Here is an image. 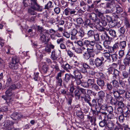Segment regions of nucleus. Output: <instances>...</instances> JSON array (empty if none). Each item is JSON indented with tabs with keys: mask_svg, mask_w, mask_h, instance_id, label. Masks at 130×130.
Masks as SVG:
<instances>
[{
	"mask_svg": "<svg viewBox=\"0 0 130 130\" xmlns=\"http://www.w3.org/2000/svg\"><path fill=\"white\" fill-rule=\"evenodd\" d=\"M94 40L90 41L88 40H85L84 43L88 47L89 45L91 46H93L95 44V42L99 43L100 42V38L99 34L98 33H95L94 35Z\"/></svg>",
	"mask_w": 130,
	"mask_h": 130,
	"instance_id": "f257e3e1",
	"label": "nucleus"
},
{
	"mask_svg": "<svg viewBox=\"0 0 130 130\" xmlns=\"http://www.w3.org/2000/svg\"><path fill=\"white\" fill-rule=\"evenodd\" d=\"M86 90L85 89L77 86L76 87V89L74 92V95L76 99L77 100H79L82 94L85 95L86 94Z\"/></svg>",
	"mask_w": 130,
	"mask_h": 130,
	"instance_id": "f03ea898",
	"label": "nucleus"
},
{
	"mask_svg": "<svg viewBox=\"0 0 130 130\" xmlns=\"http://www.w3.org/2000/svg\"><path fill=\"white\" fill-rule=\"evenodd\" d=\"M104 60V58L103 57L100 58L97 57L94 59L95 65L96 68H99L102 67L104 64L103 62Z\"/></svg>",
	"mask_w": 130,
	"mask_h": 130,
	"instance_id": "7ed1b4c3",
	"label": "nucleus"
},
{
	"mask_svg": "<svg viewBox=\"0 0 130 130\" xmlns=\"http://www.w3.org/2000/svg\"><path fill=\"white\" fill-rule=\"evenodd\" d=\"M63 12L65 15L68 16V18H71L70 15L75 14L76 13V11L75 9L68 8L64 9Z\"/></svg>",
	"mask_w": 130,
	"mask_h": 130,
	"instance_id": "20e7f679",
	"label": "nucleus"
},
{
	"mask_svg": "<svg viewBox=\"0 0 130 130\" xmlns=\"http://www.w3.org/2000/svg\"><path fill=\"white\" fill-rule=\"evenodd\" d=\"M60 51L59 50L55 51H52L51 55V58L53 61L57 60V58L59 57L60 54Z\"/></svg>",
	"mask_w": 130,
	"mask_h": 130,
	"instance_id": "39448f33",
	"label": "nucleus"
},
{
	"mask_svg": "<svg viewBox=\"0 0 130 130\" xmlns=\"http://www.w3.org/2000/svg\"><path fill=\"white\" fill-rule=\"evenodd\" d=\"M62 73L61 72L58 73L56 77V83L58 86H62V80L61 78Z\"/></svg>",
	"mask_w": 130,
	"mask_h": 130,
	"instance_id": "423d86ee",
	"label": "nucleus"
},
{
	"mask_svg": "<svg viewBox=\"0 0 130 130\" xmlns=\"http://www.w3.org/2000/svg\"><path fill=\"white\" fill-rule=\"evenodd\" d=\"M88 17L90 19L93 20L95 23H98L100 22L99 19L97 18V15L94 13H92L89 14Z\"/></svg>",
	"mask_w": 130,
	"mask_h": 130,
	"instance_id": "0eeeda50",
	"label": "nucleus"
},
{
	"mask_svg": "<svg viewBox=\"0 0 130 130\" xmlns=\"http://www.w3.org/2000/svg\"><path fill=\"white\" fill-rule=\"evenodd\" d=\"M101 37L102 40L107 42L110 41L112 40V38L108 36L106 31H104V33H102Z\"/></svg>",
	"mask_w": 130,
	"mask_h": 130,
	"instance_id": "6e6552de",
	"label": "nucleus"
},
{
	"mask_svg": "<svg viewBox=\"0 0 130 130\" xmlns=\"http://www.w3.org/2000/svg\"><path fill=\"white\" fill-rule=\"evenodd\" d=\"M87 51L89 54L92 57H94L95 55L94 54V53H95L96 54H98L99 53V51L96 52V49H94L93 47H92L91 48H87Z\"/></svg>",
	"mask_w": 130,
	"mask_h": 130,
	"instance_id": "1a4fd4ad",
	"label": "nucleus"
},
{
	"mask_svg": "<svg viewBox=\"0 0 130 130\" xmlns=\"http://www.w3.org/2000/svg\"><path fill=\"white\" fill-rule=\"evenodd\" d=\"M23 115L16 112L13 113L11 116V118L14 120H16L21 118L23 117Z\"/></svg>",
	"mask_w": 130,
	"mask_h": 130,
	"instance_id": "9d476101",
	"label": "nucleus"
},
{
	"mask_svg": "<svg viewBox=\"0 0 130 130\" xmlns=\"http://www.w3.org/2000/svg\"><path fill=\"white\" fill-rule=\"evenodd\" d=\"M61 67L67 72H69L70 71L69 70V69H72V66L70 65L68 63H63L61 64Z\"/></svg>",
	"mask_w": 130,
	"mask_h": 130,
	"instance_id": "9b49d317",
	"label": "nucleus"
},
{
	"mask_svg": "<svg viewBox=\"0 0 130 130\" xmlns=\"http://www.w3.org/2000/svg\"><path fill=\"white\" fill-rule=\"evenodd\" d=\"M130 61V53L126 55V57L123 60V63L125 66H129Z\"/></svg>",
	"mask_w": 130,
	"mask_h": 130,
	"instance_id": "f8f14e48",
	"label": "nucleus"
},
{
	"mask_svg": "<svg viewBox=\"0 0 130 130\" xmlns=\"http://www.w3.org/2000/svg\"><path fill=\"white\" fill-rule=\"evenodd\" d=\"M106 5H107V8L113 9L116 6L115 0H112L110 2L106 3Z\"/></svg>",
	"mask_w": 130,
	"mask_h": 130,
	"instance_id": "ddd939ff",
	"label": "nucleus"
},
{
	"mask_svg": "<svg viewBox=\"0 0 130 130\" xmlns=\"http://www.w3.org/2000/svg\"><path fill=\"white\" fill-rule=\"evenodd\" d=\"M77 34V31L76 29H73L72 30L71 32V34L72 36L71 37V39L72 40L78 39L77 36H76Z\"/></svg>",
	"mask_w": 130,
	"mask_h": 130,
	"instance_id": "4468645a",
	"label": "nucleus"
},
{
	"mask_svg": "<svg viewBox=\"0 0 130 130\" xmlns=\"http://www.w3.org/2000/svg\"><path fill=\"white\" fill-rule=\"evenodd\" d=\"M42 69L44 73H49L50 68L48 65L46 64L43 65L42 66Z\"/></svg>",
	"mask_w": 130,
	"mask_h": 130,
	"instance_id": "2eb2a0df",
	"label": "nucleus"
},
{
	"mask_svg": "<svg viewBox=\"0 0 130 130\" xmlns=\"http://www.w3.org/2000/svg\"><path fill=\"white\" fill-rule=\"evenodd\" d=\"M34 7H31L29 8L27 10L28 13L31 15H36L37 12L35 11V10L34 9Z\"/></svg>",
	"mask_w": 130,
	"mask_h": 130,
	"instance_id": "dca6fc26",
	"label": "nucleus"
},
{
	"mask_svg": "<svg viewBox=\"0 0 130 130\" xmlns=\"http://www.w3.org/2000/svg\"><path fill=\"white\" fill-rule=\"evenodd\" d=\"M106 88L109 94L115 89L113 86L110 83H109L107 84Z\"/></svg>",
	"mask_w": 130,
	"mask_h": 130,
	"instance_id": "f3484780",
	"label": "nucleus"
},
{
	"mask_svg": "<svg viewBox=\"0 0 130 130\" xmlns=\"http://www.w3.org/2000/svg\"><path fill=\"white\" fill-rule=\"evenodd\" d=\"M9 66L10 68L15 70L18 69L19 66L18 64H15L11 62L9 64Z\"/></svg>",
	"mask_w": 130,
	"mask_h": 130,
	"instance_id": "a211bd4d",
	"label": "nucleus"
},
{
	"mask_svg": "<svg viewBox=\"0 0 130 130\" xmlns=\"http://www.w3.org/2000/svg\"><path fill=\"white\" fill-rule=\"evenodd\" d=\"M113 94L114 96L116 98H119L120 97H122V96H120V94L118 90H116L115 89L113 90L112 92L110 94Z\"/></svg>",
	"mask_w": 130,
	"mask_h": 130,
	"instance_id": "6ab92c4d",
	"label": "nucleus"
},
{
	"mask_svg": "<svg viewBox=\"0 0 130 130\" xmlns=\"http://www.w3.org/2000/svg\"><path fill=\"white\" fill-rule=\"evenodd\" d=\"M95 11L96 13L97 16H98L99 18V19L104 18L105 17L104 16V13H103L99 11L97 9H95Z\"/></svg>",
	"mask_w": 130,
	"mask_h": 130,
	"instance_id": "aec40b11",
	"label": "nucleus"
},
{
	"mask_svg": "<svg viewBox=\"0 0 130 130\" xmlns=\"http://www.w3.org/2000/svg\"><path fill=\"white\" fill-rule=\"evenodd\" d=\"M100 22L98 23H96L97 24H99L101 25V24L104 27L106 26L107 24V22L106 21L105 19V18H103L100 19H99Z\"/></svg>",
	"mask_w": 130,
	"mask_h": 130,
	"instance_id": "412c9836",
	"label": "nucleus"
},
{
	"mask_svg": "<svg viewBox=\"0 0 130 130\" xmlns=\"http://www.w3.org/2000/svg\"><path fill=\"white\" fill-rule=\"evenodd\" d=\"M97 84L98 86L103 87L105 86V82L104 80L98 79L96 81Z\"/></svg>",
	"mask_w": 130,
	"mask_h": 130,
	"instance_id": "4be33fe9",
	"label": "nucleus"
},
{
	"mask_svg": "<svg viewBox=\"0 0 130 130\" xmlns=\"http://www.w3.org/2000/svg\"><path fill=\"white\" fill-rule=\"evenodd\" d=\"M73 73L76 78H82V77L81 73L78 70L74 71Z\"/></svg>",
	"mask_w": 130,
	"mask_h": 130,
	"instance_id": "5701e85b",
	"label": "nucleus"
},
{
	"mask_svg": "<svg viewBox=\"0 0 130 130\" xmlns=\"http://www.w3.org/2000/svg\"><path fill=\"white\" fill-rule=\"evenodd\" d=\"M105 117V118L102 121L100 122L99 123L100 126L101 127H103L106 126L107 120Z\"/></svg>",
	"mask_w": 130,
	"mask_h": 130,
	"instance_id": "b1692460",
	"label": "nucleus"
},
{
	"mask_svg": "<svg viewBox=\"0 0 130 130\" xmlns=\"http://www.w3.org/2000/svg\"><path fill=\"white\" fill-rule=\"evenodd\" d=\"M123 97H120L117 104V106H119V107H123L124 106V104L123 103Z\"/></svg>",
	"mask_w": 130,
	"mask_h": 130,
	"instance_id": "393cba45",
	"label": "nucleus"
},
{
	"mask_svg": "<svg viewBox=\"0 0 130 130\" xmlns=\"http://www.w3.org/2000/svg\"><path fill=\"white\" fill-rule=\"evenodd\" d=\"M129 76V73L126 71H123L122 73L121 77L123 79L127 78Z\"/></svg>",
	"mask_w": 130,
	"mask_h": 130,
	"instance_id": "a878e982",
	"label": "nucleus"
},
{
	"mask_svg": "<svg viewBox=\"0 0 130 130\" xmlns=\"http://www.w3.org/2000/svg\"><path fill=\"white\" fill-rule=\"evenodd\" d=\"M126 46V42L125 41L120 42L119 43V47L121 49L124 50Z\"/></svg>",
	"mask_w": 130,
	"mask_h": 130,
	"instance_id": "bb28decb",
	"label": "nucleus"
},
{
	"mask_svg": "<svg viewBox=\"0 0 130 130\" xmlns=\"http://www.w3.org/2000/svg\"><path fill=\"white\" fill-rule=\"evenodd\" d=\"M112 98L110 101V104L112 105L117 106L119 99V98Z\"/></svg>",
	"mask_w": 130,
	"mask_h": 130,
	"instance_id": "cd10ccee",
	"label": "nucleus"
},
{
	"mask_svg": "<svg viewBox=\"0 0 130 130\" xmlns=\"http://www.w3.org/2000/svg\"><path fill=\"white\" fill-rule=\"evenodd\" d=\"M34 7V9L35 11L39 12H42L43 10L42 7L38 4L36 6Z\"/></svg>",
	"mask_w": 130,
	"mask_h": 130,
	"instance_id": "c85d7f7f",
	"label": "nucleus"
},
{
	"mask_svg": "<svg viewBox=\"0 0 130 130\" xmlns=\"http://www.w3.org/2000/svg\"><path fill=\"white\" fill-rule=\"evenodd\" d=\"M85 35V32L83 30H80L78 32H77V37L78 39L82 38Z\"/></svg>",
	"mask_w": 130,
	"mask_h": 130,
	"instance_id": "c756f323",
	"label": "nucleus"
},
{
	"mask_svg": "<svg viewBox=\"0 0 130 130\" xmlns=\"http://www.w3.org/2000/svg\"><path fill=\"white\" fill-rule=\"evenodd\" d=\"M10 97H6L4 95H3L2 96V98L5 100L6 102L7 103H9L12 101L13 99L12 98H10Z\"/></svg>",
	"mask_w": 130,
	"mask_h": 130,
	"instance_id": "7c9ffc66",
	"label": "nucleus"
},
{
	"mask_svg": "<svg viewBox=\"0 0 130 130\" xmlns=\"http://www.w3.org/2000/svg\"><path fill=\"white\" fill-rule=\"evenodd\" d=\"M70 79L71 76L70 74L68 73L65 74L64 77L63 79V80L66 83H68Z\"/></svg>",
	"mask_w": 130,
	"mask_h": 130,
	"instance_id": "2f4dec72",
	"label": "nucleus"
},
{
	"mask_svg": "<svg viewBox=\"0 0 130 130\" xmlns=\"http://www.w3.org/2000/svg\"><path fill=\"white\" fill-rule=\"evenodd\" d=\"M106 126L109 128V129L112 130L113 129L114 127V126L115 124L113 122H110L108 123L107 122Z\"/></svg>",
	"mask_w": 130,
	"mask_h": 130,
	"instance_id": "473e14b6",
	"label": "nucleus"
},
{
	"mask_svg": "<svg viewBox=\"0 0 130 130\" xmlns=\"http://www.w3.org/2000/svg\"><path fill=\"white\" fill-rule=\"evenodd\" d=\"M13 124L12 122L11 121L7 120L5 122L3 126L4 127H13L12 126Z\"/></svg>",
	"mask_w": 130,
	"mask_h": 130,
	"instance_id": "72a5a7b5",
	"label": "nucleus"
},
{
	"mask_svg": "<svg viewBox=\"0 0 130 130\" xmlns=\"http://www.w3.org/2000/svg\"><path fill=\"white\" fill-rule=\"evenodd\" d=\"M52 2L49 1L45 5L44 9L48 10L50 8H52L53 7L52 5Z\"/></svg>",
	"mask_w": 130,
	"mask_h": 130,
	"instance_id": "f704fd0d",
	"label": "nucleus"
},
{
	"mask_svg": "<svg viewBox=\"0 0 130 130\" xmlns=\"http://www.w3.org/2000/svg\"><path fill=\"white\" fill-rule=\"evenodd\" d=\"M98 95L99 98H104L105 97V93L101 90L98 92Z\"/></svg>",
	"mask_w": 130,
	"mask_h": 130,
	"instance_id": "c9c22d12",
	"label": "nucleus"
},
{
	"mask_svg": "<svg viewBox=\"0 0 130 130\" xmlns=\"http://www.w3.org/2000/svg\"><path fill=\"white\" fill-rule=\"evenodd\" d=\"M83 56L84 58L87 60L89 59L92 57L87 52L84 53L83 54Z\"/></svg>",
	"mask_w": 130,
	"mask_h": 130,
	"instance_id": "e433bc0d",
	"label": "nucleus"
},
{
	"mask_svg": "<svg viewBox=\"0 0 130 130\" xmlns=\"http://www.w3.org/2000/svg\"><path fill=\"white\" fill-rule=\"evenodd\" d=\"M12 82L11 78V77H8L6 79V86H10Z\"/></svg>",
	"mask_w": 130,
	"mask_h": 130,
	"instance_id": "4c0bfd02",
	"label": "nucleus"
},
{
	"mask_svg": "<svg viewBox=\"0 0 130 130\" xmlns=\"http://www.w3.org/2000/svg\"><path fill=\"white\" fill-rule=\"evenodd\" d=\"M12 91L11 89L8 88L5 92V96L7 97H11L13 94Z\"/></svg>",
	"mask_w": 130,
	"mask_h": 130,
	"instance_id": "58836bf2",
	"label": "nucleus"
},
{
	"mask_svg": "<svg viewBox=\"0 0 130 130\" xmlns=\"http://www.w3.org/2000/svg\"><path fill=\"white\" fill-rule=\"evenodd\" d=\"M80 6L83 7L85 11L86 10V8L88 7V4L83 1H82L80 3Z\"/></svg>",
	"mask_w": 130,
	"mask_h": 130,
	"instance_id": "ea45409f",
	"label": "nucleus"
},
{
	"mask_svg": "<svg viewBox=\"0 0 130 130\" xmlns=\"http://www.w3.org/2000/svg\"><path fill=\"white\" fill-rule=\"evenodd\" d=\"M117 24V21L116 20L111 21L109 23V26L111 28L113 27L116 25Z\"/></svg>",
	"mask_w": 130,
	"mask_h": 130,
	"instance_id": "a19ab883",
	"label": "nucleus"
},
{
	"mask_svg": "<svg viewBox=\"0 0 130 130\" xmlns=\"http://www.w3.org/2000/svg\"><path fill=\"white\" fill-rule=\"evenodd\" d=\"M119 72L117 70L115 69L113 74L114 75L113 76V79H116L117 76L119 75Z\"/></svg>",
	"mask_w": 130,
	"mask_h": 130,
	"instance_id": "79ce46f5",
	"label": "nucleus"
},
{
	"mask_svg": "<svg viewBox=\"0 0 130 130\" xmlns=\"http://www.w3.org/2000/svg\"><path fill=\"white\" fill-rule=\"evenodd\" d=\"M76 113L77 116L81 119L84 118V116L83 113L80 110H77Z\"/></svg>",
	"mask_w": 130,
	"mask_h": 130,
	"instance_id": "37998d69",
	"label": "nucleus"
},
{
	"mask_svg": "<svg viewBox=\"0 0 130 130\" xmlns=\"http://www.w3.org/2000/svg\"><path fill=\"white\" fill-rule=\"evenodd\" d=\"M91 88L92 89H94L97 91H98L100 90V89L98 85H97L95 84H93L92 85Z\"/></svg>",
	"mask_w": 130,
	"mask_h": 130,
	"instance_id": "c03bdc74",
	"label": "nucleus"
},
{
	"mask_svg": "<svg viewBox=\"0 0 130 130\" xmlns=\"http://www.w3.org/2000/svg\"><path fill=\"white\" fill-rule=\"evenodd\" d=\"M109 34L111 36L114 38L116 37L117 36L116 31L113 29H111L110 30V32H109Z\"/></svg>",
	"mask_w": 130,
	"mask_h": 130,
	"instance_id": "a18cd8bd",
	"label": "nucleus"
},
{
	"mask_svg": "<svg viewBox=\"0 0 130 130\" xmlns=\"http://www.w3.org/2000/svg\"><path fill=\"white\" fill-rule=\"evenodd\" d=\"M37 30L39 32V35L42 34V33L46 29H44L42 27H41L40 26H37Z\"/></svg>",
	"mask_w": 130,
	"mask_h": 130,
	"instance_id": "49530a36",
	"label": "nucleus"
},
{
	"mask_svg": "<svg viewBox=\"0 0 130 130\" xmlns=\"http://www.w3.org/2000/svg\"><path fill=\"white\" fill-rule=\"evenodd\" d=\"M89 65L91 67H94L95 63H94V60L93 58H90L89 60Z\"/></svg>",
	"mask_w": 130,
	"mask_h": 130,
	"instance_id": "de8ad7c7",
	"label": "nucleus"
},
{
	"mask_svg": "<svg viewBox=\"0 0 130 130\" xmlns=\"http://www.w3.org/2000/svg\"><path fill=\"white\" fill-rule=\"evenodd\" d=\"M85 96V97L84 98V100L85 101L88 103L89 105L91 104V103L90 102L91 98L90 96L88 95L87 96Z\"/></svg>",
	"mask_w": 130,
	"mask_h": 130,
	"instance_id": "09e8293b",
	"label": "nucleus"
},
{
	"mask_svg": "<svg viewBox=\"0 0 130 130\" xmlns=\"http://www.w3.org/2000/svg\"><path fill=\"white\" fill-rule=\"evenodd\" d=\"M116 80V79H113L112 83L113 87L117 88L119 86V83L118 81Z\"/></svg>",
	"mask_w": 130,
	"mask_h": 130,
	"instance_id": "8fccbe9b",
	"label": "nucleus"
},
{
	"mask_svg": "<svg viewBox=\"0 0 130 130\" xmlns=\"http://www.w3.org/2000/svg\"><path fill=\"white\" fill-rule=\"evenodd\" d=\"M103 98H99L98 99L97 102L98 105L99 106H101L104 103V100Z\"/></svg>",
	"mask_w": 130,
	"mask_h": 130,
	"instance_id": "3c124183",
	"label": "nucleus"
},
{
	"mask_svg": "<svg viewBox=\"0 0 130 130\" xmlns=\"http://www.w3.org/2000/svg\"><path fill=\"white\" fill-rule=\"evenodd\" d=\"M107 120L108 119H111L114 118H115V116L113 113V112L109 113L108 115L106 117Z\"/></svg>",
	"mask_w": 130,
	"mask_h": 130,
	"instance_id": "603ef678",
	"label": "nucleus"
},
{
	"mask_svg": "<svg viewBox=\"0 0 130 130\" xmlns=\"http://www.w3.org/2000/svg\"><path fill=\"white\" fill-rule=\"evenodd\" d=\"M40 36V40L42 42H44L46 41V37L43 34H41L39 35Z\"/></svg>",
	"mask_w": 130,
	"mask_h": 130,
	"instance_id": "864d4df0",
	"label": "nucleus"
},
{
	"mask_svg": "<svg viewBox=\"0 0 130 130\" xmlns=\"http://www.w3.org/2000/svg\"><path fill=\"white\" fill-rule=\"evenodd\" d=\"M111 57L113 62L116 61L117 60L118 57L117 54H113L111 55Z\"/></svg>",
	"mask_w": 130,
	"mask_h": 130,
	"instance_id": "5fc2aeb1",
	"label": "nucleus"
},
{
	"mask_svg": "<svg viewBox=\"0 0 130 130\" xmlns=\"http://www.w3.org/2000/svg\"><path fill=\"white\" fill-rule=\"evenodd\" d=\"M87 93L88 95H93L95 96L96 94V93L94 91H92L90 90H88L87 91Z\"/></svg>",
	"mask_w": 130,
	"mask_h": 130,
	"instance_id": "6e6d98bb",
	"label": "nucleus"
},
{
	"mask_svg": "<svg viewBox=\"0 0 130 130\" xmlns=\"http://www.w3.org/2000/svg\"><path fill=\"white\" fill-rule=\"evenodd\" d=\"M123 50L121 49L119 52V58L121 59L123 57L124 54V51Z\"/></svg>",
	"mask_w": 130,
	"mask_h": 130,
	"instance_id": "4d7b16f0",
	"label": "nucleus"
},
{
	"mask_svg": "<svg viewBox=\"0 0 130 130\" xmlns=\"http://www.w3.org/2000/svg\"><path fill=\"white\" fill-rule=\"evenodd\" d=\"M82 65L85 69H94L93 67H90L89 65L87 63H83Z\"/></svg>",
	"mask_w": 130,
	"mask_h": 130,
	"instance_id": "13d9d810",
	"label": "nucleus"
},
{
	"mask_svg": "<svg viewBox=\"0 0 130 130\" xmlns=\"http://www.w3.org/2000/svg\"><path fill=\"white\" fill-rule=\"evenodd\" d=\"M19 62V58L16 56H14L12 59V61L11 62L14 63L18 64Z\"/></svg>",
	"mask_w": 130,
	"mask_h": 130,
	"instance_id": "bf43d9fd",
	"label": "nucleus"
},
{
	"mask_svg": "<svg viewBox=\"0 0 130 130\" xmlns=\"http://www.w3.org/2000/svg\"><path fill=\"white\" fill-rule=\"evenodd\" d=\"M107 49L108 52L111 53H114L116 51L113 46H108L107 47Z\"/></svg>",
	"mask_w": 130,
	"mask_h": 130,
	"instance_id": "052dcab7",
	"label": "nucleus"
},
{
	"mask_svg": "<svg viewBox=\"0 0 130 130\" xmlns=\"http://www.w3.org/2000/svg\"><path fill=\"white\" fill-rule=\"evenodd\" d=\"M94 32L93 31L90 30L87 33V35L88 38L92 37L94 35Z\"/></svg>",
	"mask_w": 130,
	"mask_h": 130,
	"instance_id": "680f3d73",
	"label": "nucleus"
},
{
	"mask_svg": "<svg viewBox=\"0 0 130 130\" xmlns=\"http://www.w3.org/2000/svg\"><path fill=\"white\" fill-rule=\"evenodd\" d=\"M60 8L58 6L56 7L54 9V11L57 14H59L60 12Z\"/></svg>",
	"mask_w": 130,
	"mask_h": 130,
	"instance_id": "e2e57ef3",
	"label": "nucleus"
},
{
	"mask_svg": "<svg viewBox=\"0 0 130 130\" xmlns=\"http://www.w3.org/2000/svg\"><path fill=\"white\" fill-rule=\"evenodd\" d=\"M66 51L67 52V55L70 57L71 58L73 56L74 57L75 56L74 54L70 50H66Z\"/></svg>",
	"mask_w": 130,
	"mask_h": 130,
	"instance_id": "0e129e2a",
	"label": "nucleus"
},
{
	"mask_svg": "<svg viewBox=\"0 0 130 130\" xmlns=\"http://www.w3.org/2000/svg\"><path fill=\"white\" fill-rule=\"evenodd\" d=\"M94 79H89L87 81V83L89 86H90L91 87L92 86V85L94 84Z\"/></svg>",
	"mask_w": 130,
	"mask_h": 130,
	"instance_id": "69168bd1",
	"label": "nucleus"
},
{
	"mask_svg": "<svg viewBox=\"0 0 130 130\" xmlns=\"http://www.w3.org/2000/svg\"><path fill=\"white\" fill-rule=\"evenodd\" d=\"M116 12L117 13H120L123 11V9L118 5H116Z\"/></svg>",
	"mask_w": 130,
	"mask_h": 130,
	"instance_id": "338daca9",
	"label": "nucleus"
},
{
	"mask_svg": "<svg viewBox=\"0 0 130 130\" xmlns=\"http://www.w3.org/2000/svg\"><path fill=\"white\" fill-rule=\"evenodd\" d=\"M125 25L127 28H129L130 27V24L127 18H126L124 20Z\"/></svg>",
	"mask_w": 130,
	"mask_h": 130,
	"instance_id": "774afa93",
	"label": "nucleus"
}]
</instances>
